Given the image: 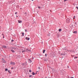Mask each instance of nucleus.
Listing matches in <instances>:
<instances>
[{
    "instance_id": "obj_1",
    "label": "nucleus",
    "mask_w": 78,
    "mask_h": 78,
    "mask_svg": "<svg viewBox=\"0 0 78 78\" xmlns=\"http://www.w3.org/2000/svg\"><path fill=\"white\" fill-rule=\"evenodd\" d=\"M23 50L22 51V53H25L26 51H30V50L28 49H26L25 48H24Z\"/></svg>"
},
{
    "instance_id": "obj_2",
    "label": "nucleus",
    "mask_w": 78,
    "mask_h": 78,
    "mask_svg": "<svg viewBox=\"0 0 78 78\" xmlns=\"http://www.w3.org/2000/svg\"><path fill=\"white\" fill-rule=\"evenodd\" d=\"M66 22L67 23H70V19L68 18L66 19Z\"/></svg>"
},
{
    "instance_id": "obj_3",
    "label": "nucleus",
    "mask_w": 78,
    "mask_h": 78,
    "mask_svg": "<svg viewBox=\"0 0 78 78\" xmlns=\"http://www.w3.org/2000/svg\"><path fill=\"white\" fill-rule=\"evenodd\" d=\"M2 62L4 63H6V61H5V60L3 58L2 59Z\"/></svg>"
},
{
    "instance_id": "obj_4",
    "label": "nucleus",
    "mask_w": 78,
    "mask_h": 78,
    "mask_svg": "<svg viewBox=\"0 0 78 78\" xmlns=\"http://www.w3.org/2000/svg\"><path fill=\"white\" fill-rule=\"evenodd\" d=\"M10 64L11 65H15V62H11L10 63Z\"/></svg>"
},
{
    "instance_id": "obj_5",
    "label": "nucleus",
    "mask_w": 78,
    "mask_h": 78,
    "mask_svg": "<svg viewBox=\"0 0 78 78\" xmlns=\"http://www.w3.org/2000/svg\"><path fill=\"white\" fill-rule=\"evenodd\" d=\"M26 40H27V41H29V40H30V38H28V37H26Z\"/></svg>"
},
{
    "instance_id": "obj_6",
    "label": "nucleus",
    "mask_w": 78,
    "mask_h": 78,
    "mask_svg": "<svg viewBox=\"0 0 78 78\" xmlns=\"http://www.w3.org/2000/svg\"><path fill=\"white\" fill-rule=\"evenodd\" d=\"M3 48H7V46H5V45H4L3 46Z\"/></svg>"
},
{
    "instance_id": "obj_7",
    "label": "nucleus",
    "mask_w": 78,
    "mask_h": 78,
    "mask_svg": "<svg viewBox=\"0 0 78 78\" xmlns=\"http://www.w3.org/2000/svg\"><path fill=\"white\" fill-rule=\"evenodd\" d=\"M28 61H29V62H30V63H31V62H32V61H31V60L30 59H28Z\"/></svg>"
},
{
    "instance_id": "obj_8",
    "label": "nucleus",
    "mask_w": 78,
    "mask_h": 78,
    "mask_svg": "<svg viewBox=\"0 0 78 78\" xmlns=\"http://www.w3.org/2000/svg\"><path fill=\"white\" fill-rule=\"evenodd\" d=\"M18 23H21L22 22V21H20V20H18Z\"/></svg>"
},
{
    "instance_id": "obj_9",
    "label": "nucleus",
    "mask_w": 78,
    "mask_h": 78,
    "mask_svg": "<svg viewBox=\"0 0 78 78\" xmlns=\"http://www.w3.org/2000/svg\"><path fill=\"white\" fill-rule=\"evenodd\" d=\"M73 33H76V34L77 33V32L76 31H74V32H73Z\"/></svg>"
},
{
    "instance_id": "obj_10",
    "label": "nucleus",
    "mask_w": 78,
    "mask_h": 78,
    "mask_svg": "<svg viewBox=\"0 0 78 78\" xmlns=\"http://www.w3.org/2000/svg\"><path fill=\"white\" fill-rule=\"evenodd\" d=\"M61 31H62V30H61V29H59L58 31H59V32H61Z\"/></svg>"
},
{
    "instance_id": "obj_11",
    "label": "nucleus",
    "mask_w": 78,
    "mask_h": 78,
    "mask_svg": "<svg viewBox=\"0 0 78 78\" xmlns=\"http://www.w3.org/2000/svg\"><path fill=\"white\" fill-rule=\"evenodd\" d=\"M11 51L13 53L15 52V51H14V50H11Z\"/></svg>"
},
{
    "instance_id": "obj_12",
    "label": "nucleus",
    "mask_w": 78,
    "mask_h": 78,
    "mask_svg": "<svg viewBox=\"0 0 78 78\" xmlns=\"http://www.w3.org/2000/svg\"><path fill=\"white\" fill-rule=\"evenodd\" d=\"M22 36H24V33H22Z\"/></svg>"
},
{
    "instance_id": "obj_13",
    "label": "nucleus",
    "mask_w": 78,
    "mask_h": 78,
    "mask_svg": "<svg viewBox=\"0 0 78 78\" xmlns=\"http://www.w3.org/2000/svg\"><path fill=\"white\" fill-rule=\"evenodd\" d=\"M32 74L33 75H35V73L34 72H33Z\"/></svg>"
},
{
    "instance_id": "obj_14",
    "label": "nucleus",
    "mask_w": 78,
    "mask_h": 78,
    "mask_svg": "<svg viewBox=\"0 0 78 78\" xmlns=\"http://www.w3.org/2000/svg\"><path fill=\"white\" fill-rule=\"evenodd\" d=\"M32 76H33V75H30V76H29V77L30 78V77H32Z\"/></svg>"
},
{
    "instance_id": "obj_15",
    "label": "nucleus",
    "mask_w": 78,
    "mask_h": 78,
    "mask_svg": "<svg viewBox=\"0 0 78 78\" xmlns=\"http://www.w3.org/2000/svg\"><path fill=\"white\" fill-rule=\"evenodd\" d=\"M45 50H43V53H45Z\"/></svg>"
},
{
    "instance_id": "obj_16",
    "label": "nucleus",
    "mask_w": 78,
    "mask_h": 78,
    "mask_svg": "<svg viewBox=\"0 0 78 78\" xmlns=\"http://www.w3.org/2000/svg\"><path fill=\"white\" fill-rule=\"evenodd\" d=\"M5 71H8V69H7V68L5 69Z\"/></svg>"
},
{
    "instance_id": "obj_17",
    "label": "nucleus",
    "mask_w": 78,
    "mask_h": 78,
    "mask_svg": "<svg viewBox=\"0 0 78 78\" xmlns=\"http://www.w3.org/2000/svg\"><path fill=\"white\" fill-rule=\"evenodd\" d=\"M75 58H78V57H74V59H75Z\"/></svg>"
},
{
    "instance_id": "obj_18",
    "label": "nucleus",
    "mask_w": 78,
    "mask_h": 78,
    "mask_svg": "<svg viewBox=\"0 0 78 78\" xmlns=\"http://www.w3.org/2000/svg\"><path fill=\"white\" fill-rule=\"evenodd\" d=\"M37 8H39V9H41V7H39V6H38V7H37Z\"/></svg>"
},
{
    "instance_id": "obj_19",
    "label": "nucleus",
    "mask_w": 78,
    "mask_h": 78,
    "mask_svg": "<svg viewBox=\"0 0 78 78\" xmlns=\"http://www.w3.org/2000/svg\"><path fill=\"white\" fill-rule=\"evenodd\" d=\"M22 65H24V64H25V63H22Z\"/></svg>"
},
{
    "instance_id": "obj_20",
    "label": "nucleus",
    "mask_w": 78,
    "mask_h": 78,
    "mask_svg": "<svg viewBox=\"0 0 78 78\" xmlns=\"http://www.w3.org/2000/svg\"><path fill=\"white\" fill-rule=\"evenodd\" d=\"M29 72H31V70H29Z\"/></svg>"
},
{
    "instance_id": "obj_21",
    "label": "nucleus",
    "mask_w": 78,
    "mask_h": 78,
    "mask_svg": "<svg viewBox=\"0 0 78 78\" xmlns=\"http://www.w3.org/2000/svg\"><path fill=\"white\" fill-rule=\"evenodd\" d=\"M13 41H14V40H11V42H13Z\"/></svg>"
},
{
    "instance_id": "obj_22",
    "label": "nucleus",
    "mask_w": 78,
    "mask_h": 78,
    "mask_svg": "<svg viewBox=\"0 0 78 78\" xmlns=\"http://www.w3.org/2000/svg\"><path fill=\"white\" fill-rule=\"evenodd\" d=\"M25 31L26 32H27V30H25Z\"/></svg>"
},
{
    "instance_id": "obj_23",
    "label": "nucleus",
    "mask_w": 78,
    "mask_h": 78,
    "mask_svg": "<svg viewBox=\"0 0 78 78\" xmlns=\"http://www.w3.org/2000/svg\"><path fill=\"white\" fill-rule=\"evenodd\" d=\"M76 8H77V9H78V7H76Z\"/></svg>"
},
{
    "instance_id": "obj_24",
    "label": "nucleus",
    "mask_w": 78,
    "mask_h": 78,
    "mask_svg": "<svg viewBox=\"0 0 78 78\" xmlns=\"http://www.w3.org/2000/svg\"><path fill=\"white\" fill-rule=\"evenodd\" d=\"M17 12H16L15 13V14H17Z\"/></svg>"
},
{
    "instance_id": "obj_25",
    "label": "nucleus",
    "mask_w": 78,
    "mask_h": 78,
    "mask_svg": "<svg viewBox=\"0 0 78 78\" xmlns=\"http://www.w3.org/2000/svg\"><path fill=\"white\" fill-rule=\"evenodd\" d=\"M75 17V16H74V17L73 18V19H74Z\"/></svg>"
},
{
    "instance_id": "obj_26",
    "label": "nucleus",
    "mask_w": 78,
    "mask_h": 78,
    "mask_svg": "<svg viewBox=\"0 0 78 78\" xmlns=\"http://www.w3.org/2000/svg\"><path fill=\"white\" fill-rule=\"evenodd\" d=\"M48 36H50V34H48Z\"/></svg>"
},
{
    "instance_id": "obj_27",
    "label": "nucleus",
    "mask_w": 78,
    "mask_h": 78,
    "mask_svg": "<svg viewBox=\"0 0 78 78\" xmlns=\"http://www.w3.org/2000/svg\"><path fill=\"white\" fill-rule=\"evenodd\" d=\"M45 56H47V54H45Z\"/></svg>"
},
{
    "instance_id": "obj_28",
    "label": "nucleus",
    "mask_w": 78,
    "mask_h": 78,
    "mask_svg": "<svg viewBox=\"0 0 78 78\" xmlns=\"http://www.w3.org/2000/svg\"><path fill=\"white\" fill-rule=\"evenodd\" d=\"M14 69V68H11L12 69Z\"/></svg>"
},
{
    "instance_id": "obj_29",
    "label": "nucleus",
    "mask_w": 78,
    "mask_h": 78,
    "mask_svg": "<svg viewBox=\"0 0 78 78\" xmlns=\"http://www.w3.org/2000/svg\"><path fill=\"white\" fill-rule=\"evenodd\" d=\"M71 78H74V77H71Z\"/></svg>"
},
{
    "instance_id": "obj_30",
    "label": "nucleus",
    "mask_w": 78,
    "mask_h": 78,
    "mask_svg": "<svg viewBox=\"0 0 78 78\" xmlns=\"http://www.w3.org/2000/svg\"><path fill=\"white\" fill-rule=\"evenodd\" d=\"M8 72H9H9H9V70H8Z\"/></svg>"
},
{
    "instance_id": "obj_31",
    "label": "nucleus",
    "mask_w": 78,
    "mask_h": 78,
    "mask_svg": "<svg viewBox=\"0 0 78 78\" xmlns=\"http://www.w3.org/2000/svg\"><path fill=\"white\" fill-rule=\"evenodd\" d=\"M65 2H66V1H67V0H64Z\"/></svg>"
},
{
    "instance_id": "obj_32",
    "label": "nucleus",
    "mask_w": 78,
    "mask_h": 78,
    "mask_svg": "<svg viewBox=\"0 0 78 78\" xmlns=\"http://www.w3.org/2000/svg\"><path fill=\"white\" fill-rule=\"evenodd\" d=\"M67 67H68V68H69V66H68Z\"/></svg>"
},
{
    "instance_id": "obj_33",
    "label": "nucleus",
    "mask_w": 78,
    "mask_h": 78,
    "mask_svg": "<svg viewBox=\"0 0 78 78\" xmlns=\"http://www.w3.org/2000/svg\"><path fill=\"white\" fill-rule=\"evenodd\" d=\"M48 1H50V0H47Z\"/></svg>"
},
{
    "instance_id": "obj_34",
    "label": "nucleus",
    "mask_w": 78,
    "mask_h": 78,
    "mask_svg": "<svg viewBox=\"0 0 78 78\" xmlns=\"http://www.w3.org/2000/svg\"><path fill=\"white\" fill-rule=\"evenodd\" d=\"M3 38H4V36H3Z\"/></svg>"
},
{
    "instance_id": "obj_35",
    "label": "nucleus",
    "mask_w": 78,
    "mask_h": 78,
    "mask_svg": "<svg viewBox=\"0 0 78 78\" xmlns=\"http://www.w3.org/2000/svg\"><path fill=\"white\" fill-rule=\"evenodd\" d=\"M32 1H33V0H31Z\"/></svg>"
},
{
    "instance_id": "obj_36",
    "label": "nucleus",
    "mask_w": 78,
    "mask_h": 78,
    "mask_svg": "<svg viewBox=\"0 0 78 78\" xmlns=\"http://www.w3.org/2000/svg\"><path fill=\"white\" fill-rule=\"evenodd\" d=\"M2 35H3V34H2Z\"/></svg>"
},
{
    "instance_id": "obj_37",
    "label": "nucleus",
    "mask_w": 78,
    "mask_h": 78,
    "mask_svg": "<svg viewBox=\"0 0 78 78\" xmlns=\"http://www.w3.org/2000/svg\"><path fill=\"white\" fill-rule=\"evenodd\" d=\"M16 17H18V16H16Z\"/></svg>"
},
{
    "instance_id": "obj_38",
    "label": "nucleus",
    "mask_w": 78,
    "mask_h": 78,
    "mask_svg": "<svg viewBox=\"0 0 78 78\" xmlns=\"http://www.w3.org/2000/svg\"><path fill=\"white\" fill-rule=\"evenodd\" d=\"M77 62H78V61H77Z\"/></svg>"
}]
</instances>
